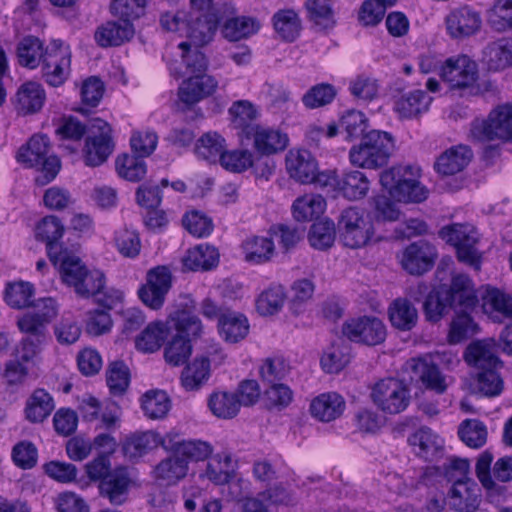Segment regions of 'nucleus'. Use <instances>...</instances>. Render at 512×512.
<instances>
[{
	"mask_svg": "<svg viewBox=\"0 0 512 512\" xmlns=\"http://www.w3.org/2000/svg\"><path fill=\"white\" fill-rule=\"evenodd\" d=\"M338 227L343 244L352 249L367 245L374 235L372 221L366 215L364 209L356 206L348 207L342 211Z\"/></svg>",
	"mask_w": 512,
	"mask_h": 512,
	"instance_id": "7",
	"label": "nucleus"
},
{
	"mask_svg": "<svg viewBox=\"0 0 512 512\" xmlns=\"http://www.w3.org/2000/svg\"><path fill=\"white\" fill-rule=\"evenodd\" d=\"M133 24L129 21H108L98 27L95 40L101 47L119 46L134 35Z\"/></svg>",
	"mask_w": 512,
	"mask_h": 512,
	"instance_id": "28",
	"label": "nucleus"
},
{
	"mask_svg": "<svg viewBox=\"0 0 512 512\" xmlns=\"http://www.w3.org/2000/svg\"><path fill=\"white\" fill-rule=\"evenodd\" d=\"M24 335L15 349V357L23 362H29L43 350L49 340V333Z\"/></svg>",
	"mask_w": 512,
	"mask_h": 512,
	"instance_id": "62",
	"label": "nucleus"
},
{
	"mask_svg": "<svg viewBox=\"0 0 512 512\" xmlns=\"http://www.w3.org/2000/svg\"><path fill=\"white\" fill-rule=\"evenodd\" d=\"M218 81L208 74H197L184 80L178 89V98L186 106H192L212 95Z\"/></svg>",
	"mask_w": 512,
	"mask_h": 512,
	"instance_id": "17",
	"label": "nucleus"
},
{
	"mask_svg": "<svg viewBox=\"0 0 512 512\" xmlns=\"http://www.w3.org/2000/svg\"><path fill=\"white\" fill-rule=\"evenodd\" d=\"M481 501L478 485L470 480L457 479L449 492V506L455 512H476Z\"/></svg>",
	"mask_w": 512,
	"mask_h": 512,
	"instance_id": "19",
	"label": "nucleus"
},
{
	"mask_svg": "<svg viewBox=\"0 0 512 512\" xmlns=\"http://www.w3.org/2000/svg\"><path fill=\"white\" fill-rule=\"evenodd\" d=\"M436 257L434 246L425 241H418L408 245L402 253L401 265L412 275H422L429 271Z\"/></svg>",
	"mask_w": 512,
	"mask_h": 512,
	"instance_id": "16",
	"label": "nucleus"
},
{
	"mask_svg": "<svg viewBox=\"0 0 512 512\" xmlns=\"http://www.w3.org/2000/svg\"><path fill=\"white\" fill-rule=\"evenodd\" d=\"M487 22L496 32L512 31V0H495L487 12Z\"/></svg>",
	"mask_w": 512,
	"mask_h": 512,
	"instance_id": "47",
	"label": "nucleus"
},
{
	"mask_svg": "<svg viewBox=\"0 0 512 512\" xmlns=\"http://www.w3.org/2000/svg\"><path fill=\"white\" fill-rule=\"evenodd\" d=\"M54 401L52 396L44 389H37L26 405V417L33 423L42 422L54 410Z\"/></svg>",
	"mask_w": 512,
	"mask_h": 512,
	"instance_id": "44",
	"label": "nucleus"
},
{
	"mask_svg": "<svg viewBox=\"0 0 512 512\" xmlns=\"http://www.w3.org/2000/svg\"><path fill=\"white\" fill-rule=\"evenodd\" d=\"M219 261V253L213 246L197 245L189 249L183 259V265L192 271L209 270Z\"/></svg>",
	"mask_w": 512,
	"mask_h": 512,
	"instance_id": "39",
	"label": "nucleus"
},
{
	"mask_svg": "<svg viewBox=\"0 0 512 512\" xmlns=\"http://www.w3.org/2000/svg\"><path fill=\"white\" fill-rule=\"evenodd\" d=\"M208 406L216 417L222 419L235 417L240 409L237 395L225 391L212 393L208 399Z\"/></svg>",
	"mask_w": 512,
	"mask_h": 512,
	"instance_id": "49",
	"label": "nucleus"
},
{
	"mask_svg": "<svg viewBox=\"0 0 512 512\" xmlns=\"http://www.w3.org/2000/svg\"><path fill=\"white\" fill-rule=\"evenodd\" d=\"M482 62L490 71H500L512 66V39L500 38L489 43L483 49Z\"/></svg>",
	"mask_w": 512,
	"mask_h": 512,
	"instance_id": "29",
	"label": "nucleus"
},
{
	"mask_svg": "<svg viewBox=\"0 0 512 512\" xmlns=\"http://www.w3.org/2000/svg\"><path fill=\"white\" fill-rule=\"evenodd\" d=\"M335 236L334 222L329 219H321L311 225L308 240L313 248L326 250L333 245Z\"/></svg>",
	"mask_w": 512,
	"mask_h": 512,
	"instance_id": "56",
	"label": "nucleus"
},
{
	"mask_svg": "<svg viewBox=\"0 0 512 512\" xmlns=\"http://www.w3.org/2000/svg\"><path fill=\"white\" fill-rule=\"evenodd\" d=\"M168 334L167 326L160 321L150 323L136 339V347L143 352L152 353L160 349Z\"/></svg>",
	"mask_w": 512,
	"mask_h": 512,
	"instance_id": "50",
	"label": "nucleus"
},
{
	"mask_svg": "<svg viewBox=\"0 0 512 512\" xmlns=\"http://www.w3.org/2000/svg\"><path fill=\"white\" fill-rule=\"evenodd\" d=\"M340 134H344L346 140H354L363 137L368 128V118L358 110H348L339 119Z\"/></svg>",
	"mask_w": 512,
	"mask_h": 512,
	"instance_id": "54",
	"label": "nucleus"
},
{
	"mask_svg": "<svg viewBox=\"0 0 512 512\" xmlns=\"http://www.w3.org/2000/svg\"><path fill=\"white\" fill-rule=\"evenodd\" d=\"M325 207L324 197L319 194H306L294 201L293 216L297 221H310L322 214Z\"/></svg>",
	"mask_w": 512,
	"mask_h": 512,
	"instance_id": "42",
	"label": "nucleus"
},
{
	"mask_svg": "<svg viewBox=\"0 0 512 512\" xmlns=\"http://www.w3.org/2000/svg\"><path fill=\"white\" fill-rule=\"evenodd\" d=\"M17 161L27 168H36L41 172L36 181L45 185L58 174L61 163L57 156L50 154V142L46 135H33L17 153Z\"/></svg>",
	"mask_w": 512,
	"mask_h": 512,
	"instance_id": "3",
	"label": "nucleus"
},
{
	"mask_svg": "<svg viewBox=\"0 0 512 512\" xmlns=\"http://www.w3.org/2000/svg\"><path fill=\"white\" fill-rule=\"evenodd\" d=\"M418 169L395 166L380 175V183L399 202L420 203L427 199L428 190L417 180Z\"/></svg>",
	"mask_w": 512,
	"mask_h": 512,
	"instance_id": "4",
	"label": "nucleus"
},
{
	"mask_svg": "<svg viewBox=\"0 0 512 512\" xmlns=\"http://www.w3.org/2000/svg\"><path fill=\"white\" fill-rule=\"evenodd\" d=\"M142 409L148 418L162 419L170 409V399L164 391H148L142 397Z\"/></svg>",
	"mask_w": 512,
	"mask_h": 512,
	"instance_id": "60",
	"label": "nucleus"
},
{
	"mask_svg": "<svg viewBox=\"0 0 512 512\" xmlns=\"http://www.w3.org/2000/svg\"><path fill=\"white\" fill-rule=\"evenodd\" d=\"M253 139V147L261 155H272L286 149L289 143L288 135L279 129L258 125L246 137Z\"/></svg>",
	"mask_w": 512,
	"mask_h": 512,
	"instance_id": "23",
	"label": "nucleus"
},
{
	"mask_svg": "<svg viewBox=\"0 0 512 512\" xmlns=\"http://www.w3.org/2000/svg\"><path fill=\"white\" fill-rule=\"evenodd\" d=\"M231 124L239 134L247 137L258 125L254 124L258 116L256 107L248 100L235 101L228 110Z\"/></svg>",
	"mask_w": 512,
	"mask_h": 512,
	"instance_id": "32",
	"label": "nucleus"
},
{
	"mask_svg": "<svg viewBox=\"0 0 512 512\" xmlns=\"http://www.w3.org/2000/svg\"><path fill=\"white\" fill-rule=\"evenodd\" d=\"M470 136L479 142L512 140V105H499L487 119H475L471 123Z\"/></svg>",
	"mask_w": 512,
	"mask_h": 512,
	"instance_id": "6",
	"label": "nucleus"
},
{
	"mask_svg": "<svg viewBox=\"0 0 512 512\" xmlns=\"http://www.w3.org/2000/svg\"><path fill=\"white\" fill-rule=\"evenodd\" d=\"M159 434L153 431L133 434L123 443L122 450L129 459H137L158 446Z\"/></svg>",
	"mask_w": 512,
	"mask_h": 512,
	"instance_id": "43",
	"label": "nucleus"
},
{
	"mask_svg": "<svg viewBox=\"0 0 512 512\" xmlns=\"http://www.w3.org/2000/svg\"><path fill=\"white\" fill-rule=\"evenodd\" d=\"M345 409V401L335 392L323 393L313 399L310 411L313 417L322 422H330L340 417Z\"/></svg>",
	"mask_w": 512,
	"mask_h": 512,
	"instance_id": "31",
	"label": "nucleus"
},
{
	"mask_svg": "<svg viewBox=\"0 0 512 512\" xmlns=\"http://www.w3.org/2000/svg\"><path fill=\"white\" fill-rule=\"evenodd\" d=\"M440 288L453 309L467 311L478 302L474 283L468 275L454 274L450 285H440Z\"/></svg>",
	"mask_w": 512,
	"mask_h": 512,
	"instance_id": "15",
	"label": "nucleus"
},
{
	"mask_svg": "<svg viewBox=\"0 0 512 512\" xmlns=\"http://www.w3.org/2000/svg\"><path fill=\"white\" fill-rule=\"evenodd\" d=\"M285 167L289 176L302 184H310L317 171V161L305 149L290 150L285 157Z\"/></svg>",
	"mask_w": 512,
	"mask_h": 512,
	"instance_id": "22",
	"label": "nucleus"
},
{
	"mask_svg": "<svg viewBox=\"0 0 512 512\" xmlns=\"http://www.w3.org/2000/svg\"><path fill=\"white\" fill-rule=\"evenodd\" d=\"M439 236L456 249L457 259L480 271L482 253L477 248L479 234L471 224L455 223L444 226L439 231Z\"/></svg>",
	"mask_w": 512,
	"mask_h": 512,
	"instance_id": "5",
	"label": "nucleus"
},
{
	"mask_svg": "<svg viewBox=\"0 0 512 512\" xmlns=\"http://www.w3.org/2000/svg\"><path fill=\"white\" fill-rule=\"evenodd\" d=\"M447 31L453 38H462L479 30L481 18L477 12L464 6L452 11L446 18Z\"/></svg>",
	"mask_w": 512,
	"mask_h": 512,
	"instance_id": "25",
	"label": "nucleus"
},
{
	"mask_svg": "<svg viewBox=\"0 0 512 512\" xmlns=\"http://www.w3.org/2000/svg\"><path fill=\"white\" fill-rule=\"evenodd\" d=\"M189 34L196 45L209 43L220 22V17L213 9V0H190Z\"/></svg>",
	"mask_w": 512,
	"mask_h": 512,
	"instance_id": "9",
	"label": "nucleus"
},
{
	"mask_svg": "<svg viewBox=\"0 0 512 512\" xmlns=\"http://www.w3.org/2000/svg\"><path fill=\"white\" fill-rule=\"evenodd\" d=\"M34 294L35 289L30 282L9 283L5 289V301L11 308L24 309L32 306Z\"/></svg>",
	"mask_w": 512,
	"mask_h": 512,
	"instance_id": "51",
	"label": "nucleus"
},
{
	"mask_svg": "<svg viewBox=\"0 0 512 512\" xmlns=\"http://www.w3.org/2000/svg\"><path fill=\"white\" fill-rule=\"evenodd\" d=\"M395 149V139L389 132L371 130L359 144L349 151L350 163L363 169H379L385 166Z\"/></svg>",
	"mask_w": 512,
	"mask_h": 512,
	"instance_id": "2",
	"label": "nucleus"
},
{
	"mask_svg": "<svg viewBox=\"0 0 512 512\" xmlns=\"http://www.w3.org/2000/svg\"><path fill=\"white\" fill-rule=\"evenodd\" d=\"M51 262L59 267L62 281L72 287L87 271L82 260L67 249L60 250L57 259Z\"/></svg>",
	"mask_w": 512,
	"mask_h": 512,
	"instance_id": "36",
	"label": "nucleus"
},
{
	"mask_svg": "<svg viewBox=\"0 0 512 512\" xmlns=\"http://www.w3.org/2000/svg\"><path fill=\"white\" fill-rule=\"evenodd\" d=\"M388 312L391 324L402 331L411 330L418 320L417 309L407 299L394 300Z\"/></svg>",
	"mask_w": 512,
	"mask_h": 512,
	"instance_id": "40",
	"label": "nucleus"
},
{
	"mask_svg": "<svg viewBox=\"0 0 512 512\" xmlns=\"http://www.w3.org/2000/svg\"><path fill=\"white\" fill-rule=\"evenodd\" d=\"M482 307L495 321L512 320V296L498 288L487 287L482 295Z\"/></svg>",
	"mask_w": 512,
	"mask_h": 512,
	"instance_id": "30",
	"label": "nucleus"
},
{
	"mask_svg": "<svg viewBox=\"0 0 512 512\" xmlns=\"http://www.w3.org/2000/svg\"><path fill=\"white\" fill-rule=\"evenodd\" d=\"M432 98L423 90H415L402 95L396 102L394 110L401 118H413L426 112Z\"/></svg>",
	"mask_w": 512,
	"mask_h": 512,
	"instance_id": "35",
	"label": "nucleus"
},
{
	"mask_svg": "<svg viewBox=\"0 0 512 512\" xmlns=\"http://www.w3.org/2000/svg\"><path fill=\"white\" fill-rule=\"evenodd\" d=\"M46 92L43 86L36 81H27L19 86L12 99L15 110L21 115H30L39 112L44 106Z\"/></svg>",
	"mask_w": 512,
	"mask_h": 512,
	"instance_id": "21",
	"label": "nucleus"
},
{
	"mask_svg": "<svg viewBox=\"0 0 512 512\" xmlns=\"http://www.w3.org/2000/svg\"><path fill=\"white\" fill-rule=\"evenodd\" d=\"M451 308L440 286L430 291L423 303L425 317L430 322L439 321Z\"/></svg>",
	"mask_w": 512,
	"mask_h": 512,
	"instance_id": "64",
	"label": "nucleus"
},
{
	"mask_svg": "<svg viewBox=\"0 0 512 512\" xmlns=\"http://www.w3.org/2000/svg\"><path fill=\"white\" fill-rule=\"evenodd\" d=\"M64 234V225L56 216L44 217L36 226V238L46 243L50 261H55L59 251L64 250L58 241Z\"/></svg>",
	"mask_w": 512,
	"mask_h": 512,
	"instance_id": "27",
	"label": "nucleus"
},
{
	"mask_svg": "<svg viewBox=\"0 0 512 512\" xmlns=\"http://www.w3.org/2000/svg\"><path fill=\"white\" fill-rule=\"evenodd\" d=\"M209 374V360L197 358L183 370L181 383L186 390H196L208 379Z\"/></svg>",
	"mask_w": 512,
	"mask_h": 512,
	"instance_id": "55",
	"label": "nucleus"
},
{
	"mask_svg": "<svg viewBox=\"0 0 512 512\" xmlns=\"http://www.w3.org/2000/svg\"><path fill=\"white\" fill-rule=\"evenodd\" d=\"M93 132L98 135L89 136L86 139L84 149V161L87 166L96 167L103 164L113 151L114 144L111 137L110 125L102 119H94L91 125Z\"/></svg>",
	"mask_w": 512,
	"mask_h": 512,
	"instance_id": "14",
	"label": "nucleus"
},
{
	"mask_svg": "<svg viewBox=\"0 0 512 512\" xmlns=\"http://www.w3.org/2000/svg\"><path fill=\"white\" fill-rule=\"evenodd\" d=\"M285 299L284 287L279 284H272L258 296L256 300L257 311L263 316L274 315L282 309Z\"/></svg>",
	"mask_w": 512,
	"mask_h": 512,
	"instance_id": "46",
	"label": "nucleus"
},
{
	"mask_svg": "<svg viewBox=\"0 0 512 512\" xmlns=\"http://www.w3.org/2000/svg\"><path fill=\"white\" fill-rule=\"evenodd\" d=\"M171 287V271L166 266H157L148 270L146 282L139 288L138 296L147 307L159 310Z\"/></svg>",
	"mask_w": 512,
	"mask_h": 512,
	"instance_id": "12",
	"label": "nucleus"
},
{
	"mask_svg": "<svg viewBox=\"0 0 512 512\" xmlns=\"http://www.w3.org/2000/svg\"><path fill=\"white\" fill-rule=\"evenodd\" d=\"M53 334L61 346L75 344L81 337L82 328L74 317L62 316L53 325Z\"/></svg>",
	"mask_w": 512,
	"mask_h": 512,
	"instance_id": "63",
	"label": "nucleus"
},
{
	"mask_svg": "<svg viewBox=\"0 0 512 512\" xmlns=\"http://www.w3.org/2000/svg\"><path fill=\"white\" fill-rule=\"evenodd\" d=\"M407 366L427 389L437 394H443L446 391L447 384L445 377L430 358H412L407 362Z\"/></svg>",
	"mask_w": 512,
	"mask_h": 512,
	"instance_id": "24",
	"label": "nucleus"
},
{
	"mask_svg": "<svg viewBox=\"0 0 512 512\" xmlns=\"http://www.w3.org/2000/svg\"><path fill=\"white\" fill-rule=\"evenodd\" d=\"M275 31L288 42L294 41L300 34L301 21L294 10H280L273 16Z\"/></svg>",
	"mask_w": 512,
	"mask_h": 512,
	"instance_id": "48",
	"label": "nucleus"
},
{
	"mask_svg": "<svg viewBox=\"0 0 512 512\" xmlns=\"http://www.w3.org/2000/svg\"><path fill=\"white\" fill-rule=\"evenodd\" d=\"M131 485L129 469L118 466L99 483L100 495L107 498L112 505H122L127 501Z\"/></svg>",
	"mask_w": 512,
	"mask_h": 512,
	"instance_id": "18",
	"label": "nucleus"
},
{
	"mask_svg": "<svg viewBox=\"0 0 512 512\" xmlns=\"http://www.w3.org/2000/svg\"><path fill=\"white\" fill-rule=\"evenodd\" d=\"M369 180L358 170L345 171L340 175L338 192L349 200H358L369 191Z\"/></svg>",
	"mask_w": 512,
	"mask_h": 512,
	"instance_id": "38",
	"label": "nucleus"
},
{
	"mask_svg": "<svg viewBox=\"0 0 512 512\" xmlns=\"http://www.w3.org/2000/svg\"><path fill=\"white\" fill-rule=\"evenodd\" d=\"M460 439L471 448H480L487 441V428L477 419H467L458 429Z\"/></svg>",
	"mask_w": 512,
	"mask_h": 512,
	"instance_id": "61",
	"label": "nucleus"
},
{
	"mask_svg": "<svg viewBox=\"0 0 512 512\" xmlns=\"http://www.w3.org/2000/svg\"><path fill=\"white\" fill-rule=\"evenodd\" d=\"M473 152L467 145H456L443 152L435 163V169L443 175L461 172L472 160Z\"/></svg>",
	"mask_w": 512,
	"mask_h": 512,
	"instance_id": "26",
	"label": "nucleus"
},
{
	"mask_svg": "<svg viewBox=\"0 0 512 512\" xmlns=\"http://www.w3.org/2000/svg\"><path fill=\"white\" fill-rule=\"evenodd\" d=\"M373 403L384 413L399 414L410 403V392L407 385L396 378H385L372 388Z\"/></svg>",
	"mask_w": 512,
	"mask_h": 512,
	"instance_id": "10",
	"label": "nucleus"
},
{
	"mask_svg": "<svg viewBox=\"0 0 512 512\" xmlns=\"http://www.w3.org/2000/svg\"><path fill=\"white\" fill-rule=\"evenodd\" d=\"M408 441L418 448L417 454L427 460H433L443 448V440L428 427L418 429Z\"/></svg>",
	"mask_w": 512,
	"mask_h": 512,
	"instance_id": "37",
	"label": "nucleus"
},
{
	"mask_svg": "<svg viewBox=\"0 0 512 512\" xmlns=\"http://www.w3.org/2000/svg\"><path fill=\"white\" fill-rule=\"evenodd\" d=\"M342 333L353 342L375 346L385 340L386 327L377 317L363 316L347 320Z\"/></svg>",
	"mask_w": 512,
	"mask_h": 512,
	"instance_id": "13",
	"label": "nucleus"
},
{
	"mask_svg": "<svg viewBox=\"0 0 512 512\" xmlns=\"http://www.w3.org/2000/svg\"><path fill=\"white\" fill-rule=\"evenodd\" d=\"M305 7L309 19L319 27V29H328L334 26V11L330 0H307Z\"/></svg>",
	"mask_w": 512,
	"mask_h": 512,
	"instance_id": "58",
	"label": "nucleus"
},
{
	"mask_svg": "<svg viewBox=\"0 0 512 512\" xmlns=\"http://www.w3.org/2000/svg\"><path fill=\"white\" fill-rule=\"evenodd\" d=\"M116 170L120 177L131 182H139L147 173L144 156L135 154L118 157L116 160Z\"/></svg>",
	"mask_w": 512,
	"mask_h": 512,
	"instance_id": "53",
	"label": "nucleus"
},
{
	"mask_svg": "<svg viewBox=\"0 0 512 512\" xmlns=\"http://www.w3.org/2000/svg\"><path fill=\"white\" fill-rule=\"evenodd\" d=\"M221 337L229 343H237L246 338L249 333L248 319L239 313L221 314L218 320Z\"/></svg>",
	"mask_w": 512,
	"mask_h": 512,
	"instance_id": "33",
	"label": "nucleus"
},
{
	"mask_svg": "<svg viewBox=\"0 0 512 512\" xmlns=\"http://www.w3.org/2000/svg\"><path fill=\"white\" fill-rule=\"evenodd\" d=\"M186 302L181 309H177L170 314L169 319L177 331V336L189 339L199 338L203 333V325L198 316L193 314L195 302L190 297H185Z\"/></svg>",
	"mask_w": 512,
	"mask_h": 512,
	"instance_id": "20",
	"label": "nucleus"
},
{
	"mask_svg": "<svg viewBox=\"0 0 512 512\" xmlns=\"http://www.w3.org/2000/svg\"><path fill=\"white\" fill-rule=\"evenodd\" d=\"M244 259L250 264L269 262L275 252L272 238L253 236L243 241L241 245Z\"/></svg>",
	"mask_w": 512,
	"mask_h": 512,
	"instance_id": "34",
	"label": "nucleus"
},
{
	"mask_svg": "<svg viewBox=\"0 0 512 512\" xmlns=\"http://www.w3.org/2000/svg\"><path fill=\"white\" fill-rule=\"evenodd\" d=\"M188 471L187 460L180 455L162 460L155 468L156 478L171 485L184 478Z\"/></svg>",
	"mask_w": 512,
	"mask_h": 512,
	"instance_id": "52",
	"label": "nucleus"
},
{
	"mask_svg": "<svg viewBox=\"0 0 512 512\" xmlns=\"http://www.w3.org/2000/svg\"><path fill=\"white\" fill-rule=\"evenodd\" d=\"M44 52L43 42L39 38L26 36L17 46L19 64L28 69H35L42 64Z\"/></svg>",
	"mask_w": 512,
	"mask_h": 512,
	"instance_id": "41",
	"label": "nucleus"
},
{
	"mask_svg": "<svg viewBox=\"0 0 512 512\" xmlns=\"http://www.w3.org/2000/svg\"><path fill=\"white\" fill-rule=\"evenodd\" d=\"M225 139L217 132H207L200 137L195 146V153L210 163L220 161L221 155L225 151Z\"/></svg>",
	"mask_w": 512,
	"mask_h": 512,
	"instance_id": "45",
	"label": "nucleus"
},
{
	"mask_svg": "<svg viewBox=\"0 0 512 512\" xmlns=\"http://www.w3.org/2000/svg\"><path fill=\"white\" fill-rule=\"evenodd\" d=\"M71 49L62 40L50 41L45 47L41 73L44 81L52 86H62L71 73Z\"/></svg>",
	"mask_w": 512,
	"mask_h": 512,
	"instance_id": "8",
	"label": "nucleus"
},
{
	"mask_svg": "<svg viewBox=\"0 0 512 512\" xmlns=\"http://www.w3.org/2000/svg\"><path fill=\"white\" fill-rule=\"evenodd\" d=\"M464 359L468 365L477 368L476 387L484 396L494 397L503 390V380L497 372L501 366L496 356L493 339L475 341L466 348Z\"/></svg>",
	"mask_w": 512,
	"mask_h": 512,
	"instance_id": "1",
	"label": "nucleus"
},
{
	"mask_svg": "<svg viewBox=\"0 0 512 512\" xmlns=\"http://www.w3.org/2000/svg\"><path fill=\"white\" fill-rule=\"evenodd\" d=\"M259 23L251 17H235L227 20L222 33L230 41L246 38L259 30Z\"/></svg>",
	"mask_w": 512,
	"mask_h": 512,
	"instance_id": "57",
	"label": "nucleus"
},
{
	"mask_svg": "<svg viewBox=\"0 0 512 512\" xmlns=\"http://www.w3.org/2000/svg\"><path fill=\"white\" fill-rule=\"evenodd\" d=\"M477 75L476 62L465 54L445 59L440 67V78L448 83L451 90L471 87L477 80Z\"/></svg>",
	"mask_w": 512,
	"mask_h": 512,
	"instance_id": "11",
	"label": "nucleus"
},
{
	"mask_svg": "<svg viewBox=\"0 0 512 512\" xmlns=\"http://www.w3.org/2000/svg\"><path fill=\"white\" fill-rule=\"evenodd\" d=\"M202 45H196L191 39L181 42L178 47L182 50V60L186 69L191 74H205L208 67V61L198 48Z\"/></svg>",
	"mask_w": 512,
	"mask_h": 512,
	"instance_id": "59",
	"label": "nucleus"
}]
</instances>
